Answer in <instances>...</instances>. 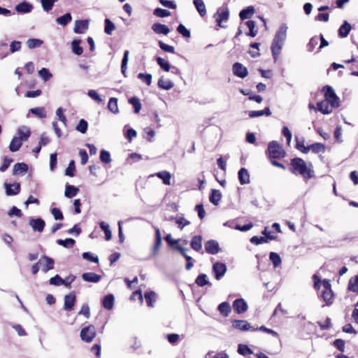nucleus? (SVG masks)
<instances>
[{"mask_svg":"<svg viewBox=\"0 0 358 358\" xmlns=\"http://www.w3.org/2000/svg\"><path fill=\"white\" fill-rule=\"evenodd\" d=\"M145 299L148 306L152 307L156 301V294L154 292H149L145 294Z\"/></svg>","mask_w":358,"mask_h":358,"instance_id":"nucleus-38","label":"nucleus"},{"mask_svg":"<svg viewBox=\"0 0 358 358\" xmlns=\"http://www.w3.org/2000/svg\"><path fill=\"white\" fill-rule=\"evenodd\" d=\"M82 278L83 280H85L86 282H98L101 280V276L95 273L87 272V273H84L82 275Z\"/></svg>","mask_w":358,"mask_h":358,"instance_id":"nucleus-19","label":"nucleus"},{"mask_svg":"<svg viewBox=\"0 0 358 358\" xmlns=\"http://www.w3.org/2000/svg\"><path fill=\"white\" fill-rule=\"evenodd\" d=\"M79 192V189L73 185H66L64 195L67 198L74 197Z\"/></svg>","mask_w":358,"mask_h":358,"instance_id":"nucleus-28","label":"nucleus"},{"mask_svg":"<svg viewBox=\"0 0 358 358\" xmlns=\"http://www.w3.org/2000/svg\"><path fill=\"white\" fill-rule=\"evenodd\" d=\"M152 29L157 34L167 35L170 31L166 25L160 23H154L152 25Z\"/></svg>","mask_w":358,"mask_h":358,"instance_id":"nucleus-18","label":"nucleus"},{"mask_svg":"<svg viewBox=\"0 0 358 358\" xmlns=\"http://www.w3.org/2000/svg\"><path fill=\"white\" fill-rule=\"evenodd\" d=\"M58 0H41L42 7L44 10L49 11L52 8V6L55 2Z\"/></svg>","mask_w":358,"mask_h":358,"instance_id":"nucleus-53","label":"nucleus"},{"mask_svg":"<svg viewBox=\"0 0 358 358\" xmlns=\"http://www.w3.org/2000/svg\"><path fill=\"white\" fill-rule=\"evenodd\" d=\"M76 301V294L75 291L71 292L64 296V308L67 311H71L73 309Z\"/></svg>","mask_w":358,"mask_h":358,"instance_id":"nucleus-8","label":"nucleus"},{"mask_svg":"<svg viewBox=\"0 0 358 358\" xmlns=\"http://www.w3.org/2000/svg\"><path fill=\"white\" fill-rule=\"evenodd\" d=\"M51 213L56 220H61L64 219L63 213L58 208H53L51 209Z\"/></svg>","mask_w":358,"mask_h":358,"instance_id":"nucleus-64","label":"nucleus"},{"mask_svg":"<svg viewBox=\"0 0 358 358\" xmlns=\"http://www.w3.org/2000/svg\"><path fill=\"white\" fill-rule=\"evenodd\" d=\"M287 25L285 24H282L275 35L271 45V51L275 59H276L277 56L280 52L284 41L287 36Z\"/></svg>","mask_w":358,"mask_h":358,"instance_id":"nucleus-4","label":"nucleus"},{"mask_svg":"<svg viewBox=\"0 0 358 358\" xmlns=\"http://www.w3.org/2000/svg\"><path fill=\"white\" fill-rule=\"evenodd\" d=\"M276 240V237H264L254 236L250 238V242L255 245H259L264 243H268L270 241Z\"/></svg>","mask_w":358,"mask_h":358,"instance_id":"nucleus-21","label":"nucleus"},{"mask_svg":"<svg viewBox=\"0 0 358 358\" xmlns=\"http://www.w3.org/2000/svg\"><path fill=\"white\" fill-rule=\"evenodd\" d=\"M43 41L37 38H31L27 41V45L29 48H35L42 45Z\"/></svg>","mask_w":358,"mask_h":358,"instance_id":"nucleus-54","label":"nucleus"},{"mask_svg":"<svg viewBox=\"0 0 358 358\" xmlns=\"http://www.w3.org/2000/svg\"><path fill=\"white\" fill-rule=\"evenodd\" d=\"M100 159L103 163H109L111 161L110 153L106 150H101L100 152Z\"/></svg>","mask_w":358,"mask_h":358,"instance_id":"nucleus-62","label":"nucleus"},{"mask_svg":"<svg viewBox=\"0 0 358 358\" xmlns=\"http://www.w3.org/2000/svg\"><path fill=\"white\" fill-rule=\"evenodd\" d=\"M229 15V12L227 6H222L221 8H218L217 13L214 15V17L219 27H224V26L222 24V22L223 21H227Z\"/></svg>","mask_w":358,"mask_h":358,"instance_id":"nucleus-7","label":"nucleus"},{"mask_svg":"<svg viewBox=\"0 0 358 358\" xmlns=\"http://www.w3.org/2000/svg\"><path fill=\"white\" fill-rule=\"evenodd\" d=\"M257 330H259V331H264L265 333L269 334L272 335L274 337H278L279 336L278 334L276 331H273L271 329H268V328L266 327L265 326H261L260 327H258V328H256V329L254 328V329H252V331H257Z\"/></svg>","mask_w":358,"mask_h":358,"instance_id":"nucleus-56","label":"nucleus"},{"mask_svg":"<svg viewBox=\"0 0 358 358\" xmlns=\"http://www.w3.org/2000/svg\"><path fill=\"white\" fill-rule=\"evenodd\" d=\"M195 282L199 287H203L210 284L207 279V275L204 273L199 274L196 278Z\"/></svg>","mask_w":358,"mask_h":358,"instance_id":"nucleus-42","label":"nucleus"},{"mask_svg":"<svg viewBox=\"0 0 358 358\" xmlns=\"http://www.w3.org/2000/svg\"><path fill=\"white\" fill-rule=\"evenodd\" d=\"M348 289L353 292H358V275H355L350 279Z\"/></svg>","mask_w":358,"mask_h":358,"instance_id":"nucleus-36","label":"nucleus"},{"mask_svg":"<svg viewBox=\"0 0 358 358\" xmlns=\"http://www.w3.org/2000/svg\"><path fill=\"white\" fill-rule=\"evenodd\" d=\"M129 103L131 104L134 108V113H138L141 109V103L136 96H133L129 99Z\"/></svg>","mask_w":358,"mask_h":358,"instance_id":"nucleus-41","label":"nucleus"},{"mask_svg":"<svg viewBox=\"0 0 358 358\" xmlns=\"http://www.w3.org/2000/svg\"><path fill=\"white\" fill-rule=\"evenodd\" d=\"M76 173V166L74 160H71L68 167L66 169L65 174L70 177H73Z\"/></svg>","mask_w":358,"mask_h":358,"instance_id":"nucleus-51","label":"nucleus"},{"mask_svg":"<svg viewBox=\"0 0 358 358\" xmlns=\"http://www.w3.org/2000/svg\"><path fill=\"white\" fill-rule=\"evenodd\" d=\"M30 113L36 115L38 117L43 118L46 117V113L45 111L44 108L43 107H36L34 108H31L29 110Z\"/></svg>","mask_w":358,"mask_h":358,"instance_id":"nucleus-47","label":"nucleus"},{"mask_svg":"<svg viewBox=\"0 0 358 358\" xmlns=\"http://www.w3.org/2000/svg\"><path fill=\"white\" fill-rule=\"evenodd\" d=\"M190 245L194 250L196 252L199 251L202 247V237L199 235L193 236Z\"/></svg>","mask_w":358,"mask_h":358,"instance_id":"nucleus-24","label":"nucleus"},{"mask_svg":"<svg viewBox=\"0 0 358 358\" xmlns=\"http://www.w3.org/2000/svg\"><path fill=\"white\" fill-rule=\"evenodd\" d=\"M324 94V100L317 103L316 110H319L324 115L331 113L334 109L340 106V99L335 93L332 87L325 85L322 89ZM310 108H315L313 105L309 104Z\"/></svg>","mask_w":358,"mask_h":358,"instance_id":"nucleus-1","label":"nucleus"},{"mask_svg":"<svg viewBox=\"0 0 358 358\" xmlns=\"http://www.w3.org/2000/svg\"><path fill=\"white\" fill-rule=\"evenodd\" d=\"M80 335L83 341L86 343L92 342L96 335L95 327L91 324L83 328Z\"/></svg>","mask_w":358,"mask_h":358,"instance_id":"nucleus-6","label":"nucleus"},{"mask_svg":"<svg viewBox=\"0 0 358 358\" xmlns=\"http://www.w3.org/2000/svg\"><path fill=\"white\" fill-rule=\"evenodd\" d=\"M245 24L249 29V32L247 34L251 37L256 36L258 31L257 29H255V27H256L255 22L253 20H248L245 22Z\"/></svg>","mask_w":358,"mask_h":358,"instance_id":"nucleus-34","label":"nucleus"},{"mask_svg":"<svg viewBox=\"0 0 358 358\" xmlns=\"http://www.w3.org/2000/svg\"><path fill=\"white\" fill-rule=\"evenodd\" d=\"M255 13V8L252 6H248L239 13V17L242 20L250 18Z\"/></svg>","mask_w":358,"mask_h":358,"instance_id":"nucleus-22","label":"nucleus"},{"mask_svg":"<svg viewBox=\"0 0 358 358\" xmlns=\"http://www.w3.org/2000/svg\"><path fill=\"white\" fill-rule=\"evenodd\" d=\"M213 272L216 280H220L227 272V266L224 263L217 262L213 265Z\"/></svg>","mask_w":358,"mask_h":358,"instance_id":"nucleus-9","label":"nucleus"},{"mask_svg":"<svg viewBox=\"0 0 358 358\" xmlns=\"http://www.w3.org/2000/svg\"><path fill=\"white\" fill-rule=\"evenodd\" d=\"M351 30V25L347 22L344 21L343 24L338 29V34L341 37H346Z\"/></svg>","mask_w":358,"mask_h":358,"instance_id":"nucleus-30","label":"nucleus"},{"mask_svg":"<svg viewBox=\"0 0 358 358\" xmlns=\"http://www.w3.org/2000/svg\"><path fill=\"white\" fill-rule=\"evenodd\" d=\"M238 180L241 185L248 184L250 182V175L245 168H241L238 173Z\"/></svg>","mask_w":358,"mask_h":358,"instance_id":"nucleus-20","label":"nucleus"},{"mask_svg":"<svg viewBox=\"0 0 358 358\" xmlns=\"http://www.w3.org/2000/svg\"><path fill=\"white\" fill-rule=\"evenodd\" d=\"M17 134L19 135L17 138H22V141H27L28 138L30 136L31 131L29 130V129L23 127L17 130Z\"/></svg>","mask_w":358,"mask_h":358,"instance_id":"nucleus-33","label":"nucleus"},{"mask_svg":"<svg viewBox=\"0 0 358 358\" xmlns=\"http://www.w3.org/2000/svg\"><path fill=\"white\" fill-rule=\"evenodd\" d=\"M322 285L324 287V289L321 293V298L325 303V305L330 306L334 302V292L331 289V285L330 281L327 279H324L322 280Z\"/></svg>","mask_w":358,"mask_h":358,"instance_id":"nucleus-5","label":"nucleus"},{"mask_svg":"<svg viewBox=\"0 0 358 358\" xmlns=\"http://www.w3.org/2000/svg\"><path fill=\"white\" fill-rule=\"evenodd\" d=\"M33 9L31 3L24 1L22 3L17 4L15 6V10L20 13H30Z\"/></svg>","mask_w":358,"mask_h":358,"instance_id":"nucleus-17","label":"nucleus"},{"mask_svg":"<svg viewBox=\"0 0 358 358\" xmlns=\"http://www.w3.org/2000/svg\"><path fill=\"white\" fill-rule=\"evenodd\" d=\"M57 243L59 245H62L63 247L66 248H71L76 244L75 240H73L71 238H66L65 240L58 239L57 241Z\"/></svg>","mask_w":358,"mask_h":358,"instance_id":"nucleus-35","label":"nucleus"},{"mask_svg":"<svg viewBox=\"0 0 358 358\" xmlns=\"http://www.w3.org/2000/svg\"><path fill=\"white\" fill-rule=\"evenodd\" d=\"M108 108L113 113H118L117 99L112 97L109 99Z\"/></svg>","mask_w":358,"mask_h":358,"instance_id":"nucleus-39","label":"nucleus"},{"mask_svg":"<svg viewBox=\"0 0 358 358\" xmlns=\"http://www.w3.org/2000/svg\"><path fill=\"white\" fill-rule=\"evenodd\" d=\"M205 250L210 255H216L220 251L219 243L215 240H209L205 243Z\"/></svg>","mask_w":358,"mask_h":358,"instance_id":"nucleus-10","label":"nucleus"},{"mask_svg":"<svg viewBox=\"0 0 358 358\" xmlns=\"http://www.w3.org/2000/svg\"><path fill=\"white\" fill-rule=\"evenodd\" d=\"M6 193L8 196L17 195L20 192V184L15 182L13 184H6Z\"/></svg>","mask_w":358,"mask_h":358,"instance_id":"nucleus-16","label":"nucleus"},{"mask_svg":"<svg viewBox=\"0 0 358 358\" xmlns=\"http://www.w3.org/2000/svg\"><path fill=\"white\" fill-rule=\"evenodd\" d=\"M103 306L107 310H111L114 305V296L109 294L104 296L102 301Z\"/></svg>","mask_w":358,"mask_h":358,"instance_id":"nucleus-27","label":"nucleus"},{"mask_svg":"<svg viewBox=\"0 0 358 358\" xmlns=\"http://www.w3.org/2000/svg\"><path fill=\"white\" fill-rule=\"evenodd\" d=\"M157 176L163 180L164 184L170 185L171 175L167 171H161L157 173Z\"/></svg>","mask_w":358,"mask_h":358,"instance_id":"nucleus-50","label":"nucleus"},{"mask_svg":"<svg viewBox=\"0 0 358 358\" xmlns=\"http://www.w3.org/2000/svg\"><path fill=\"white\" fill-rule=\"evenodd\" d=\"M158 86L164 90H170L173 85L170 80L161 78L158 81Z\"/></svg>","mask_w":358,"mask_h":358,"instance_id":"nucleus-46","label":"nucleus"},{"mask_svg":"<svg viewBox=\"0 0 358 358\" xmlns=\"http://www.w3.org/2000/svg\"><path fill=\"white\" fill-rule=\"evenodd\" d=\"M333 345L339 351H341L342 352H344L345 343L343 339H341V338L336 339L334 341Z\"/></svg>","mask_w":358,"mask_h":358,"instance_id":"nucleus-59","label":"nucleus"},{"mask_svg":"<svg viewBox=\"0 0 358 358\" xmlns=\"http://www.w3.org/2000/svg\"><path fill=\"white\" fill-rule=\"evenodd\" d=\"M22 142L23 141H22V138L13 137L10 143L9 150L11 152H16V151L19 150L22 145Z\"/></svg>","mask_w":358,"mask_h":358,"instance_id":"nucleus-26","label":"nucleus"},{"mask_svg":"<svg viewBox=\"0 0 358 358\" xmlns=\"http://www.w3.org/2000/svg\"><path fill=\"white\" fill-rule=\"evenodd\" d=\"M164 239L170 246H172L176 250H179V240H173L171 234L166 235Z\"/></svg>","mask_w":358,"mask_h":358,"instance_id":"nucleus-55","label":"nucleus"},{"mask_svg":"<svg viewBox=\"0 0 358 358\" xmlns=\"http://www.w3.org/2000/svg\"><path fill=\"white\" fill-rule=\"evenodd\" d=\"M289 171L295 176H301L305 181L314 177L313 165H309L301 157H294L290 159Z\"/></svg>","mask_w":358,"mask_h":358,"instance_id":"nucleus-2","label":"nucleus"},{"mask_svg":"<svg viewBox=\"0 0 358 358\" xmlns=\"http://www.w3.org/2000/svg\"><path fill=\"white\" fill-rule=\"evenodd\" d=\"M217 309L220 314L225 317H228L231 311V306L229 303L227 301L221 303L218 306Z\"/></svg>","mask_w":358,"mask_h":358,"instance_id":"nucleus-23","label":"nucleus"},{"mask_svg":"<svg viewBox=\"0 0 358 358\" xmlns=\"http://www.w3.org/2000/svg\"><path fill=\"white\" fill-rule=\"evenodd\" d=\"M28 170V166L27 164L22 162V163H16L13 169V174H21L23 173L27 172Z\"/></svg>","mask_w":358,"mask_h":358,"instance_id":"nucleus-29","label":"nucleus"},{"mask_svg":"<svg viewBox=\"0 0 358 358\" xmlns=\"http://www.w3.org/2000/svg\"><path fill=\"white\" fill-rule=\"evenodd\" d=\"M234 74L241 78H245L248 75V69H233Z\"/></svg>","mask_w":358,"mask_h":358,"instance_id":"nucleus-58","label":"nucleus"},{"mask_svg":"<svg viewBox=\"0 0 358 358\" xmlns=\"http://www.w3.org/2000/svg\"><path fill=\"white\" fill-rule=\"evenodd\" d=\"M40 262L41 264H43L42 271L44 273H47L48 271L54 268L55 262L51 257L44 255L41 258Z\"/></svg>","mask_w":358,"mask_h":358,"instance_id":"nucleus-14","label":"nucleus"},{"mask_svg":"<svg viewBox=\"0 0 358 358\" xmlns=\"http://www.w3.org/2000/svg\"><path fill=\"white\" fill-rule=\"evenodd\" d=\"M222 194L217 189H211L209 200L210 201L214 204L215 206L218 205L220 201L221 200Z\"/></svg>","mask_w":358,"mask_h":358,"instance_id":"nucleus-25","label":"nucleus"},{"mask_svg":"<svg viewBox=\"0 0 358 358\" xmlns=\"http://www.w3.org/2000/svg\"><path fill=\"white\" fill-rule=\"evenodd\" d=\"M49 282L52 285L60 286L62 285V283H64V281L59 275H56L49 280Z\"/></svg>","mask_w":358,"mask_h":358,"instance_id":"nucleus-63","label":"nucleus"},{"mask_svg":"<svg viewBox=\"0 0 358 358\" xmlns=\"http://www.w3.org/2000/svg\"><path fill=\"white\" fill-rule=\"evenodd\" d=\"M138 78H140L143 82H144L148 85H150L151 84V74L141 73L138 75Z\"/></svg>","mask_w":358,"mask_h":358,"instance_id":"nucleus-60","label":"nucleus"},{"mask_svg":"<svg viewBox=\"0 0 358 358\" xmlns=\"http://www.w3.org/2000/svg\"><path fill=\"white\" fill-rule=\"evenodd\" d=\"M115 27L113 22H112L109 19L106 18L105 20V29L104 31L107 34H111L112 32L115 30Z\"/></svg>","mask_w":358,"mask_h":358,"instance_id":"nucleus-52","label":"nucleus"},{"mask_svg":"<svg viewBox=\"0 0 358 358\" xmlns=\"http://www.w3.org/2000/svg\"><path fill=\"white\" fill-rule=\"evenodd\" d=\"M194 4L201 17L206 14V6L203 0H194Z\"/></svg>","mask_w":358,"mask_h":358,"instance_id":"nucleus-31","label":"nucleus"},{"mask_svg":"<svg viewBox=\"0 0 358 358\" xmlns=\"http://www.w3.org/2000/svg\"><path fill=\"white\" fill-rule=\"evenodd\" d=\"M72 20L71 15L70 13H66L65 15L57 18L56 22L57 24L65 26Z\"/></svg>","mask_w":358,"mask_h":358,"instance_id":"nucleus-40","label":"nucleus"},{"mask_svg":"<svg viewBox=\"0 0 358 358\" xmlns=\"http://www.w3.org/2000/svg\"><path fill=\"white\" fill-rule=\"evenodd\" d=\"M99 225L101 229L104 231L106 240L110 241L112 238V234L109 225L104 222H101Z\"/></svg>","mask_w":358,"mask_h":358,"instance_id":"nucleus-43","label":"nucleus"},{"mask_svg":"<svg viewBox=\"0 0 358 358\" xmlns=\"http://www.w3.org/2000/svg\"><path fill=\"white\" fill-rule=\"evenodd\" d=\"M269 259L274 267H277L281 264V258L280 255L274 252H271L270 253Z\"/></svg>","mask_w":358,"mask_h":358,"instance_id":"nucleus-44","label":"nucleus"},{"mask_svg":"<svg viewBox=\"0 0 358 358\" xmlns=\"http://www.w3.org/2000/svg\"><path fill=\"white\" fill-rule=\"evenodd\" d=\"M232 307L238 314L243 313L248 310V304L242 298L236 299L233 302Z\"/></svg>","mask_w":358,"mask_h":358,"instance_id":"nucleus-11","label":"nucleus"},{"mask_svg":"<svg viewBox=\"0 0 358 358\" xmlns=\"http://www.w3.org/2000/svg\"><path fill=\"white\" fill-rule=\"evenodd\" d=\"M234 328L239 329L241 331H248L253 329L249 322L245 320H236L232 322Z\"/></svg>","mask_w":358,"mask_h":358,"instance_id":"nucleus-15","label":"nucleus"},{"mask_svg":"<svg viewBox=\"0 0 358 358\" xmlns=\"http://www.w3.org/2000/svg\"><path fill=\"white\" fill-rule=\"evenodd\" d=\"M180 254L182 255L185 257V259L187 261V263H186V265H185L186 269L187 270H189L193 266L192 258L191 257L187 256L185 253L184 249L181 246H180Z\"/></svg>","mask_w":358,"mask_h":358,"instance_id":"nucleus-57","label":"nucleus"},{"mask_svg":"<svg viewBox=\"0 0 358 358\" xmlns=\"http://www.w3.org/2000/svg\"><path fill=\"white\" fill-rule=\"evenodd\" d=\"M154 15L159 17H164L169 16L170 15V12L167 10L157 8L155 9Z\"/></svg>","mask_w":358,"mask_h":358,"instance_id":"nucleus-61","label":"nucleus"},{"mask_svg":"<svg viewBox=\"0 0 358 358\" xmlns=\"http://www.w3.org/2000/svg\"><path fill=\"white\" fill-rule=\"evenodd\" d=\"M80 41L73 40L71 43L72 51L77 55L83 53V48L80 46Z\"/></svg>","mask_w":358,"mask_h":358,"instance_id":"nucleus-45","label":"nucleus"},{"mask_svg":"<svg viewBox=\"0 0 358 358\" xmlns=\"http://www.w3.org/2000/svg\"><path fill=\"white\" fill-rule=\"evenodd\" d=\"M296 148L304 154H307L310 151L309 145L305 146L304 140H299L297 137H296Z\"/></svg>","mask_w":358,"mask_h":358,"instance_id":"nucleus-32","label":"nucleus"},{"mask_svg":"<svg viewBox=\"0 0 358 358\" xmlns=\"http://www.w3.org/2000/svg\"><path fill=\"white\" fill-rule=\"evenodd\" d=\"M238 352L240 355L246 356L252 353V350L246 345L239 344L238 348Z\"/></svg>","mask_w":358,"mask_h":358,"instance_id":"nucleus-48","label":"nucleus"},{"mask_svg":"<svg viewBox=\"0 0 358 358\" xmlns=\"http://www.w3.org/2000/svg\"><path fill=\"white\" fill-rule=\"evenodd\" d=\"M88 128V123L84 119H81L78 125L76 126V130L80 131L81 134H85Z\"/></svg>","mask_w":358,"mask_h":358,"instance_id":"nucleus-49","label":"nucleus"},{"mask_svg":"<svg viewBox=\"0 0 358 358\" xmlns=\"http://www.w3.org/2000/svg\"><path fill=\"white\" fill-rule=\"evenodd\" d=\"M310 150H311L314 153L324 152L325 151V146L321 143H315L309 145Z\"/></svg>","mask_w":358,"mask_h":358,"instance_id":"nucleus-37","label":"nucleus"},{"mask_svg":"<svg viewBox=\"0 0 358 358\" xmlns=\"http://www.w3.org/2000/svg\"><path fill=\"white\" fill-rule=\"evenodd\" d=\"M270 162L274 166L285 170L286 167L284 164L278 162L277 159H282L286 156V152L282 145L275 141H271L268 145V148L266 152Z\"/></svg>","mask_w":358,"mask_h":358,"instance_id":"nucleus-3","label":"nucleus"},{"mask_svg":"<svg viewBox=\"0 0 358 358\" xmlns=\"http://www.w3.org/2000/svg\"><path fill=\"white\" fill-rule=\"evenodd\" d=\"M90 22L88 20H76L75 22L73 31L76 34H83L89 29Z\"/></svg>","mask_w":358,"mask_h":358,"instance_id":"nucleus-12","label":"nucleus"},{"mask_svg":"<svg viewBox=\"0 0 358 358\" xmlns=\"http://www.w3.org/2000/svg\"><path fill=\"white\" fill-rule=\"evenodd\" d=\"M29 225L31 227L34 231L38 232H42L45 226V221L41 218L34 219L31 218L29 220Z\"/></svg>","mask_w":358,"mask_h":358,"instance_id":"nucleus-13","label":"nucleus"}]
</instances>
